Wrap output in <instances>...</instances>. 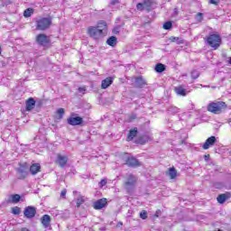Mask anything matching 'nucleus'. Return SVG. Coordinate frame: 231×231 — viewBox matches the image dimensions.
<instances>
[{
  "mask_svg": "<svg viewBox=\"0 0 231 231\" xmlns=\"http://www.w3.org/2000/svg\"><path fill=\"white\" fill-rule=\"evenodd\" d=\"M206 42L213 50H217L221 46V36L217 33L209 34L206 39Z\"/></svg>",
  "mask_w": 231,
  "mask_h": 231,
  "instance_id": "obj_1",
  "label": "nucleus"
},
{
  "mask_svg": "<svg viewBox=\"0 0 231 231\" xmlns=\"http://www.w3.org/2000/svg\"><path fill=\"white\" fill-rule=\"evenodd\" d=\"M226 109V103L223 101H218L217 103H210L208 106V111L214 113L215 115H219L223 110Z\"/></svg>",
  "mask_w": 231,
  "mask_h": 231,
  "instance_id": "obj_2",
  "label": "nucleus"
},
{
  "mask_svg": "<svg viewBox=\"0 0 231 231\" xmlns=\"http://www.w3.org/2000/svg\"><path fill=\"white\" fill-rule=\"evenodd\" d=\"M51 26V18H40L36 21V29L40 31L48 30Z\"/></svg>",
  "mask_w": 231,
  "mask_h": 231,
  "instance_id": "obj_3",
  "label": "nucleus"
},
{
  "mask_svg": "<svg viewBox=\"0 0 231 231\" xmlns=\"http://www.w3.org/2000/svg\"><path fill=\"white\" fill-rule=\"evenodd\" d=\"M134 183H136V177L130 174L125 182V189L128 192H131V190H133V189H134Z\"/></svg>",
  "mask_w": 231,
  "mask_h": 231,
  "instance_id": "obj_4",
  "label": "nucleus"
},
{
  "mask_svg": "<svg viewBox=\"0 0 231 231\" xmlns=\"http://www.w3.org/2000/svg\"><path fill=\"white\" fill-rule=\"evenodd\" d=\"M88 33L92 37V39H100L102 37V29H97V27H89L88 29Z\"/></svg>",
  "mask_w": 231,
  "mask_h": 231,
  "instance_id": "obj_5",
  "label": "nucleus"
},
{
  "mask_svg": "<svg viewBox=\"0 0 231 231\" xmlns=\"http://www.w3.org/2000/svg\"><path fill=\"white\" fill-rule=\"evenodd\" d=\"M23 214L28 219H32V217H35V214H37V209H35V208L32 206H29L25 208Z\"/></svg>",
  "mask_w": 231,
  "mask_h": 231,
  "instance_id": "obj_6",
  "label": "nucleus"
},
{
  "mask_svg": "<svg viewBox=\"0 0 231 231\" xmlns=\"http://www.w3.org/2000/svg\"><path fill=\"white\" fill-rule=\"evenodd\" d=\"M16 171L19 180H24V178L28 177V168L24 166H20L17 168Z\"/></svg>",
  "mask_w": 231,
  "mask_h": 231,
  "instance_id": "obj_7",
  "label": "nucleus"
},
{
  "mask_svg": "<svg viewBox=\"0 0 231 231\" xmlns=\"http://www.w3.org/2000/svg\"><path fill=\"white\" fill-rule=\"evenodd\" d=\"M216 142H217L216 136H210L206 140V142L202 145V149H204L205 151H207L208 149H210V147H212L216 143Z\"/></svg>",
  "mask_w": 231,
  "mask_h": 231,
  "instance_id": "obj_8",
  "label": "nucleus"
},
{
  "mask_svg": "<svg viewBox=\"0 0 231 231\" xmlns=\"http://www.w3.org/2000/svg\"><path fill=\"white\" fill-rule=\"evenodd\" d=\"M36 41L38 42V44H41V46H46V44H48V42H50V40L48 39V36L46 34H39L36 37Z\"/></svg>",
  "mask_w": 231,
  "mask_h": 231,
  "instance_id": "obj_9",
  "label": "nucleus"
},
{
  "mask_svg": "<svg viewBox=\"0 0 231 231\" xmlns=\"http://www.w3.org/2000/svg\"><path fill=\"white\" fill-rule=\"evenodd\" d=\"M56 163L61 168L66 167V164L68 163V156L58 154Z\"/></svg>",
  "mask_w": 231,
  "mask_h": 231,
  "instance_id": "obj_10",
  "label": "nucleus"
},
{
  "mask_svg": "<svg viewBox=\"0 0 231 231\" xmlns=\"http://www.w3.org/2000/svg\"><path fill=\"white\" fill-rule=\"evenodd\" d=\"M106 205H107V199H100L94 203V208L96 210H101V208H104V207H106Z\"/></svg>",
  "mask_w": 231,
  "mask_h": 231,
  "instance_id": "obj_11",
  "label": "nucleus"
},
{
  "mask_svg": "<svg viewBox=\"0 0 231 231\" xmlns=\"http://www.w3.org/2000/svg\"><path fill=\"white\" fill-rule=\"evenodd\" d=\"M69 125H80L82 124L83 120L82 117H69L67 120Z\"/></svg>",
  "mask_w": 231,
  "mask_h": 231,
  "instance_id": "obj_12",
  "label": "nucleus"
},
{
  "mask_svg": "<svg viewBox=\"0 0 231 231\" xmlns=\"http://www.w3.org/2000/svg\"><path fill=\"white\" fill-rule=\"evenodd\" d=\"M41 222L44 228H48L51 226V217L50 215H43L41 218Z\"/></svg>",
  "mask_w": 231,
  "mask_h": 231,
  "instance_id": "obj_13",
  "label": "nucleus"
},
{
  "mask_svg": "<svg viewBox=\"0 0 231 231\" xmlns=\"http://www.w3.org/2000/svg\"><path fill=\"white\" fill-rule=\"evenodd\" d=\"M113 84V78L108 77L101 81V89H107Z\"/></svg>",
  "mask_w": 231,
  "mask_h": 231,
  "instance_id": "obj_14",
  "label": "nucleus"
},
{
  "mask_svg": "<svg viewBox=\"0 0 231 231\" xmlns=\"http://www.w3.org/2000/svg\"><path fill=\"white\" fill-rule=\"evenodd\" d=\"M30 172H31V174H32V176H35V174H37L38 172H41V164L33 163L30 167Z\"/></svg>",
  "mask_w": 231,
  "mask_h": 231,
  "instance_id": "obj_15",
  "label": "nucleus"
},
{
  "mask_svg": "<svg viewBox=\"0 0 231 231\" xmlns=\"http://www.w3.org/2000/svg\"><path fill=\"white\" fill-rule=\"evenodd\" d=\"M174 91L180 97H187V89L183 86L175 87Z\"/></svg>",
  "mask_w": 231,
  "mask_h": 231,
  "instance_id": "obj_16",
  "label": "nucleus"
},
{
  "mask_svg": "<svg viewBox=\"0 0 231 231\" xmlns=\"http://www.w3.org/2000/svg\"><path fill=\"white\" fill-rule=\"evenodd\" d=\"M226 199H230V193L220 194L217 198V200L220 203V205H223Z\"/></svg>",
  "mask_w": 231,
  "mask_h": 231,
  "instance_id": "obj_17",
  "label": "nucleus"
},
{
  "mask_svg": "<svg viewBox=\"0 0 231 231\" xmlns=\"http://www.w3.org/2000/svg\"><path fill=\"white\" fill-rule=\"evenodd\" d=\"M126 164H128L129 167H138L140 165V162L136 158L129 157L126 161Z\"/></svg>",
  "mask_w": 231,
  "mask_h": 231,
  "instance_id": "obj_18",
  "label": "nucleus"
},
{
  "mask_svg": "<svg viewBox=\"0 0 231 231\" xmlns=\"http://www.w3.org/2000/svg\"><path fill=\"white\" fill-rule=\"evenodd\" d=\"M136 134H138V128L135 127L130 130L128 136L126 138L127 142L133 141L135 138Z\"/></svg>",
  "mask_w": 231,
  "mask_h": 231,
  "instance_id": "obj_19",
  "label": "nucleus"
},
{
  "mask_svg": "<svg viewBox=\"0 0 231 231\" xmlns=\"http://www.w3.org/2000/svg\"><path fill=\"white\" fill-rule=\"evenodd\" d=\"M35 107V99L33 97L29 98L26 101V111H32Z\"/></svg>",
  "mask_w": 231,
  "mask_h": 231,
  "instance_id": "obj_20",
  "label": "nucleus"
},
{
  "mask_svg": "<svg viewBox=\"0 0 231 231\" xmlns=\"http://www.w3.org/2000/svg\"><path fill=\"white\" fill-rule=\"evenodd\" d=\"M145 84L147 83L145 82V79H143V78L142 77L135 78V85L137 88H143Z\"/></svg>",
  "mask_w": 231,
  "mask_h": 231,
  "instance_id": "obj_21",
  "label": "nucleus"
},
{
  "mask_svg": "<svg viewBox=\"0 0 231 231\" xmlns=\"http://www.w3.org/2000/svg\"><path fill=\"white\" fill-rule=\"evenodd\" d=\"M168 176L171 178V180L176 179V176H178V171H176V169L174 168H170Z\"/></svg>",
  "mask_w": 231,
  "mask_h": 231,
  "instance_id": "obj_22",
  "label": "nucleus"
},
{
  "mask_svg": "<svg viewBox=\"0 0 231 231\" xmlns=\"http://www.w3.org/2000/svg\"><path fill=\"white\" fill-rule=\"evenodd\" d=\"M147 1H144L143 3H138L136 5V8L139 12H143V10H145L146 6H147Z\"/></svg>",
  "mask_w": 231,
  "mask_h": 231,
  "instance_id": "obj_23",
  "label": "nucleus"
},
{
  "mask_svg": "<svg viewBox=\"0 0 231 231\" xmlns=\"http://www.w3.org/2000/svg\"><path fill=\"white\" fill-rule=\"evenodd\" d=\"M86 202V197L79 195L77 199L76 205L77 207H80V205H83V203Z\"/></svg>",
  "mask_w": 231,
  "mask_h": 231,
  "instance_id": "obj_24",
  "label": "nucleus"
},
{
  "mask_svg": "<svg viewBox=\"0 0 231 231\" xmlns=\"http://www.w3.org/2000/svg\"><path fill=\"white\" fill-rule=\"evenodd\" d=\"M56 119L57 120H62V117L64 116V108H59L56 111Z\"/></svg>",
  "mask_w": 231,
  "mask_h": 231,
  "instance_id": "obj_25",
  "label": "nucleus"
},
{
  "mask_svg": "<svg viewBox=\"0 0 231 231\" xmlns=\"http://www.w3.org/2000/svg\"><path fill=\"white\" fill-rule=\"evenodd\" d=\"M106 44L108 46H116V37L111 36L110 38L107 39Z\"/></svg>",
  "mask_w": 231,
  "mask_h": 231,
  "instance_id": "obj_26",
  "label": "nucleus"
},
{
  "mask_svg": "<svg viewBox=\"0 0 231 231\" xmlns=\"http://www.w3.org/2000/svg\"><path fill=\"white\" fill-rule=\"evenodd\" d=\"M155 71L157 73H163L165 71V65L159 63L155 66Z\"/></svg>",
  "mask_w": 231,
  "mask_h": 231,
  "instance_id": "obj_27",
  "label": "nucleus"
},
{
  "mask_svg": "<svg viewBox=\"0 0 231 231\" xmlns=\"http://www.w3.org/2000/svg\"><path fill=\"white\" fill-rule=\"evenodd\" d=\"M151 140V137L149 135H143L140 139H139V143H141L142 145H143V143H147V142H149Z\"/></svg>",
  "mask_w": 231,
  "mask_h": 231,
  "instance_id": "obj_28",
  "label": "nucleus"
},
{
  "mask_svg": "<svg viewBox=\"0 0 231 231\" xmlns=\"http://www.w3.org/2000/svg\"><path fill=\"white\" fill-rule=\"evenodd\" d=\"M97 29L102 30V32H104V30H106V28H107V23H106L105 21H100L97 23Z\"/></svg>",
  "mask_w": 231,
  "mask_h": 231,
  "instance_id": "obj_29",
  "label": "nucleus"
},
{
  "mask_svg": "<svg viewBox=\"0 0 231 231\" xmlns=\"http://www.w3.org/2000/svg\"><path fill=\"white\" fill-rule=\"evenodd\" d=\"M168 112L171 113V115H176V113H180V108H178L177 106H170L168 108Z\"/></svg>",
  "mask_w": 231,
  "mask_h": 231,
  "instance_id": "obj_30",
  "label": "nucleus"
},
{
  "mask_svg": "<svg viewBox=\"0 0 231 231\" xmlns=\"http://www.w3.org/2000/svg\"><path fill=\"white\" fill-rule=\"evenodd\" d=\"M20 200H21V196L19 194H15V195L11 196L12 203H19Z\"/></svg>",
  "mask_w": 231,
  "mask_h": 231,
  "instance_id": "obj_31",
  "label": "nucleus"
},
{
  "mask_svg": "<svg viewBox=\"0 0 231 231\" xmlns=\"http://www.w3.org/2000/svg\"><path fill=\"white\" fill-rule=\"evenodd\" d=\"M32 14H33V9L28 8L23 12L24 17H32Z\"/></svg>",
  "mask_w": 231,
  "mask_h": 231,
  "instance_id": "obj_32",
  "label": "nucleus"
},
{
  "mask_svg": "<svg viewBox=\"0 0 231 231\" xmlns=\"http://www.w3.org/2000/svg\"><path fill=\"white\" fill-rule=\"evenodd\" d=\"M162 28H163L164 30H171V29L172 28V23H171V22H166V23L163 24Z\"/></svg>",
  "mask_w": 231,
  "mask_h": 231,
  "instance_id": "obj_33",
  "label": "nucleus"
},
{
  "mask_svg": "<svg viewBox=\"0 0 231 231\" xmlns=\"http://www.w3.org/2000/svg\"><path fill=\"white\" fill-rule=\"evenodd\" d=\"M191 78L196 79H199V70H192L191 71Z\"/></svg>",
  "mask_w": 231,
  "mask_h": 231,
  "instance_id": "obj_34",
  "label": "nucleus"
},
{
  "mask_svg": "<svg viewBox=\"0 0 231 231\" xmlns=\"http://www.w3.org/2000/svg\"><path fill=\"white\" fill-rule=\"evenodd\" d=\"M12 212H13V214H14L15 216H19V214H21V208H17V207L13 208Z\"/></svg>",
  "mask_w": 231,
  "mask_h": 231,
  "instance_id": "obj_35",
  "label": "nucleus"
},
{
  "mask_svg": "<svg viewBox=\"0 0 231 231\" xmlns=\"http://www.w3.org/2000/svg\"><path fill=\"white\" fill-rule=\"evenodd\" d=\"M106 185H107V180L103 179L100 180V182L98 183V186L102 189V187H106Z\"/></svg>",
  "mask_w": 231,
  "mask_h": 231,
  "instance_id": "obj_36",
  "label": "nucleus"
},
{
  "mask_svg": "<svg viewBox=\"0 0 231 231\" xmlns=\"http://www.w3.org/2000/svg\"><path fill=\"white\" fill-rule=\"evenodd\" d=\"M196 21H198V23H201L203 21V14L199 13L196 16Z\"/></svg>",
  "mask_w": 231,
  "mask_h": 231,
  "instance_id": "obj_37",
  "label": "nucleus"
},
{
  "mask_svg": "<svg viewBox=\"0 0 231 231\" xmlns=\"http://www.w3.org/2000/svg\"><path fill=\"white\" fill-rule=\"evenodd\" d=\"M141 219H147V211H142L140 213Z\"/></svg>",
  "mask_w": 231,
  "mask_h": 231,
  "instance_id": "obj_38",
  "label": "nucleus"
},
{
  "mask_svg": "<svg viewBox=\"0 0 231 231\" xmlns=\"http://www.w3.org/2000/svg\"><path fill=\"white\" fill-rule=\"evenodd\" d=\"M66 193H67L66 189H63V190L60 192V198H62L63 199H66Z\"/></svg>",
  "mask_w": 231,
  "mask_h": 231,
  "instance_id": "obj_39",
  "label": "nucleus"
},
{
  "mask_svg": "<svg viewBox=\"0 0 231 231\" xmlns=\"http://www.w3.org/2000/svg\"><path fill=\"white\" fill-rule=\"evenodd\" d=\"M179 38L177 37H171L170 38V40L171 41V42H176V41H178Z\"/></svg>",
  "mask_w": 231,
  "mask_h": 231,
  "instance_id": "obj_40",
  "label": "nucleus"
},
{
  "mask_svg": "<svg viewBox=\"0 0 231 231\" xmlns=\"http://www.w3.org/2000/svg\"><path fill=\"white\" fill-rule=\"evenodd\" d=\"M79 93H84L86 91V88L82 87L79 88Z\"/></svg>",
  "mask_w": 231,
  "mask_h": 231,
  "instance_id": "obj_41",
  "label": "nucleus"
},
{
  "mask_svg": "<svg viewBox=\"0 0 231 231\" xmlns=\"http://www.w3.org/2000/svg\"><path fill=\"white\" fill-rule=\"evenodd\" d=\"M209 3L211 5H217V0H210Z\"/></svg>",
  "mask_w": 231,
  "mask_h": 231,
  "instance_id": "obj_42",
  "label": "nucleus"
},
{
  "mask_svg": "<svg viewBox=\"0 0 231 231\" xmlns=\"http://www.w3.org/2000/svg\"><path fill=\"white\" fill-rule=\"evenodd\" d=\"M210 158V155L208 154V155H204V159L206 160V162H208V159Z\"/></svg>",
  "mask_w": 231,
  "mask_h": 231,
  "instance_id": "obj_43",
  "label": "nucleus"
},
{
  "mask_svg": "<svg viewBox=\"0 0 231 231\" xmlns=\"http://www.w3.org/2000/svg\"><path fill=\"white\" fill-rule=\"evenodd\" d=\"M118 0H111V5H117Z\"/></svg>",
  "mask_w": 231,
  "mask_h": 231,
  "instance_id": "obj_44",
  "label": "nucleus"
},
{
  "mask_svg": "<svg viewBox=\"0 0 231 231\" xmlns=\"http://www.w3.org/2000/svg\"><path fill=\"white\" fill-rule=\"evenodd\" d=\"M227 59H228V60H227L228 64L231 65V57H229V58H227Z\"/></svg>",
  "mask_w": 231,
  "mask_h": 231,
  "instance_id": "obj_45",
  "label": "nucleus"
}]
</instances>
